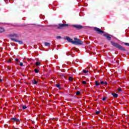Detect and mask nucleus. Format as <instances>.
I'll return each instance as SVG.
<instances>
[{
    "mask_svg": "<svg viewBox=\"0 0 129 129\" xmlns=\"http://www.w3.org/2000/svg\"><path fill=\"white\" fill-rule=\"evenodd\" d=\"M111 44L112 45H113V47H115V48H117V49H118L119 50H120L121 51H126V49L124 48V47H122V46L118 44L117 43H115L113 41H111Z\"/></svg>",
    "mask_w": 129,
    "mask_h": 129,
    "instance_id": "1",
    "label": "nucleus"
},
{
    "mask_svg": "<svg viewBox=\"0 0 129 129\" xmlns=\"http://www.w3.org/2000/svg\"><path fill=\"white\" fill-rule=\"evenodd\" d=\"M74 40L73 45H83V42L80 39L75 37Z\"/></svg>",
    "mask_w": 129,
    "mask_h": 129,
    "instance_id": "2",
    "label": "nucleus"
},
{
    "mask_svg": "<svg viewBox=\"0 0 129 129\" xmlns=\"http://www.w3.org/2000/svg\"><path fill=\"white\" fill-rule=\"evenodd\" d=\"M19 36L17 34H12L10 35V38L12 41H14V42H18V40L16 38H18Z\"/></svg>",
    "mask_w": 129,
    "mask_h": 129,
    "instance_id": "3",
    "label": "nucleus"
},
{
    "mask_svg": "<svg viewBox=\"0 0 129 129\" xmlns=\"http://www.w3.org/2000/svg\"><path fill=\"white\" fill-rule=\"evenodd\" d=\"M69 24H59L58 26H57V29L61 30L64 28V27H69Z\"/></svg>",
    "mask_w": 129,
    "mask_h": 129,
    "instance_id": "4",
    "label": "nucleus"
},
{
    "mask_svg": "<svg viewBox=\"0 0 129 129\" xmlns=\"http://www.w3.org/2000/svg\"><path fill=\"white\" fill-rule=\"evenodd\" d=\"M94 30L97 32V34H104V31L101 30V29L97 27H95Z\"/></svg>",
    "mask_w": 129,
    "mask_h": 129,
    "instance_id": "5",
    "label": "nucleus"
},
{
    "mask_svg": "<svg viewBox=\"0 0 129 129\" xmlns=\"http://www.w3.org/2000/svg\"><path fill=\"white\" fill-rule=\"evenodd\" d=\"M73 27L77 29V30H82L84 28V26L80 25H73Z\"/></svg>",
    "mask_w": 129,
    "mask_h": 129,
    "instance_id": "6",
    "label": "nucleus"
},
{
    "mask_svg": "<svg viewBox=\"0 0 129 129\" xmlns=\"http://www.w3.org/2000/svg\"><path fill=\"white\" fill-rule=\"evenodd\" d=\"M104 37H105L107 39H108V41H110L111 40V37L109 36V34H103Z\"/></svg>",
    "mask_w": 129,
    "mask_h": 129,
    "instance_id": "7",
    "label": "nucleus"
},
{
    "mask_svg": "<svg viewBox=\"0 0 129 129\" xmlns=\"http://www.w3.org/2000/svg\"><path fill=\"white\" fill-rule=\"evenodd\" d=\"M66 39L67 40L68 42H69V43H72L73 44L74 40H73V39L70 38L69 37H67Z\"/></svg>",
    "mask_w": 129,
    "mask_h": 129,
    "instance_id": "8",
    "label": "nucleus"
},
{
    "mask_svg": "<svg viewBox=\"0 0 129 129\" xmlns=\"http://www.w3.org/2000/svg\"><path fill=\"white\" fill-rule=\"evenodd\" d=\"M11 119L14 121H16L17 122H19V121H20V119H18L16 117H13L11 118Z\"/></svg>",
    "mask_w": 129,
    "mask_h": 129,
    "instance_id": "9",
    "label": "nucleus"
},
{
    "mask_svg": "<svg viewBox=\"0 0 129 129\" xmlns=\"http://www.w3.org/2000/svg\"><path fill=\"white\" fill-rule=\"evenodd\" d=\"M112 95H113V97L116 98L118 97V95L115 93H111Z\"/></svg>",
    "mask_w": 129,
    "mask_h": 129,
    "instance_id": "10",
    "label": "nucleus"
},
{
    "mask_svg": "<svg viewBox=\"0 0 129 129\" xmlns=\"http://www.w3.org/2000/svg\"><path fill=\"white\" fill-rule=\"evenodd\" d=\"M5 31V29L4 28L0 27V33H4Z\"/></svg>",
    "mask_w": 129,
    "mask_h": 129,
    "instance_id": "11",
    "label": "nucleus"
},
{
    "mask_svg": "<svg viewBox=\"0 0 129 129\" xmlns=\"http://www.w3.org/2000/svg\"><path fill=\"white\" fill-rule=\"evenodd\" d=\"M17 42L19 43L20 45H24V42L21 40H17Z\"/></svg>",
    "mask_w": 129,
    "mask_h": 129,
    "instance_id": "12",
    "label": "nucleus"
},
{
    "mask_svg": "<svg viewBox=\"0 0 129 129\" xmlns=\"http://www.w3.org/2000/svg\"><path fill=\"white\" fill-rule=\"evenodd\" d=\"M44 45L46 46H50V43L45 42H44Z\"/></svg>",
    "mask_w": 129,
    "mask_h": 129,
    "instance_id": "13",
    "label": "nucleus"
},
{
    "mask_svg": "<svg viewBox=\"0 0 129 129\" xmlns=\"http://www.w3.org/2000/svg\"><path fill=\"white\" fill-rule=\"evenodd\" d=\"M35 65L36 66H41V62H36L35 63Z\"/></svg>",
    "mask_w": 129,
    "mask_h": 129,
    "instance_id": "14",
    "label": "nucleus"
},
{
    "mask_svg": "<svg viewBox=\"0 0 129 129\" xmlns=\"http://www.w3.org/2000/svg\"><path fill=\"white\" fill-rule=\"evenodd\" d=\"M95 83L96 84V86H98V85H100V83H99V82H98L97 81H96Z\"/></svg>",
    "mask_w": 129,
    "mask_h": 129,
    "instance_id": "15",
    "label": "nucleus"
},
{
    "mask_svg": "<svg viewBox=\"0 0 129 129\" xmlns=\"http://www.w3.org/2000/svg\"><path fill=\"white\" fill-rule=\"evenodd\" d=\"M32 84H38V82L36 80H33L32 81Z\"/></svg>",
    "mask_w": 129,
    "mask_h": 129,
    "instance_id": "16",
    "label": "nucleus"
},
{
    "mask_svg": "<svg viewBox=\"0 0 129 129\" xmlns=\"http://www.w3.org/2000/svg\"><path fill=\"white\" fill-rule=\"evenodd\" d=\"M34 72L36 74L39 73V70L35 69H34Z\"/></svg>",
    "mask_w": 129,
    "mask_h": 129,
    "instance_id": "17",
    "label": "nucleus"
},
{
    "mask_svg": "<svg viewBox=\"0 0 129 129\" xmlns=\"http://www.w3.org/2000/svg\"><path fill=\"white\" fill-rule=\"evenodd\" d=\"M69 81H72V80H73V78L72 77H69Z\"/></svg>",
    "mask_w": 129,
    "mask_h": 129,
    "instance_id": "18",
    "label": "nucleus"
},
{
    "mask_svg": "<svg viewBox=\"0 0 129 129\" xmlns=\"http://www.w3.org/2000/svg\"><path fill=\"white\" fill-rule=\"evenodd\" d=\"M55 86L57 88H59V89H61L60 88V84H56Z\"/></svg>",
    "mask_w": 129,
    "mask_h": 129,
    "instance_id": "19",
    "label": "nucleus"
},
{
    "mask_svg": "<svg viewBox=\"0 0 129 129\" xmlns=\"http://www.w3.org/2000/svg\"><path fill=\"white\" fill-rule=\"evenodd\" d=\"M83 73H85V74H86V73H88V70H83Z\"/></svg>",
    "mask_w": 129,
    "mask_h": 129,
    "instance_id": "20",
    "label": "nucleus"
},
{
    "mask_svg": "<svg viewBox=\"0 0 129 129\" xmlns=\"http://www.w3.org/2000/svg\"><path fill=\"white\" fill-rule=\"evenodd\" d=\"M106 98H107V97H103L102 99L103 101H104V100H105V99H106Z\"/></svg>",
    "mask_w": 129,
    "mask_h": 129,
    "instance_id": "21",
    "label": "nucleus"
},
{
    "mask_svg": "<svg viewBox=\"0 0 129 129\" xmlns=\"http://www.w3.org/2000/svg\"><path fill=\"white\" fill-rule=\"evenodd\" d=\"M82 83H83V84L84 85H85V84H86L87 83L86 82V81H83L82 82Z\"/></svg>",
    "mask_w": 129,
    "mask_h": 129,
    "instance_id": "22",
    "label": "nucleus"
},
{
    "mask_svg": "<svg viewBox=\"0 0 129 129\" xmlns=\"http://www.w3.org/2000/svg\"><path fill=\"white\" fill-rule=\"evenodd\" d=\"M27 108V107L26 105L22 106L23 109H26V108Z\"/></svg>",
    "mask_w": 129,
    "mask_h": 129,
    "instance_id": "23",
    "label": "nucleus"
},
{
    "mask_svg": "<svg viewBox=\"0 0 129 129\" xmlns=\"http://www.w3.org/2000/svg\"><path fill=\"white\" fill-rule=\"evenodd\" d=\"M77 95H80V91H77L76 93Z\"/></svg>",
    "mask_w": 129,
    "mask_h": 129,
    "instance_id": "24",
    "label": "nucleus"
},
{
    "mask_svg": "<svg viewBox=\"0 0 129 129\" xmlns=\"http://www.w3.org/2000/svg\"><path fill=\"white\" fill-rule=\"evenodd\" d=\"M99 113H100V111H96V114H99Z\"/></svg>",
    "mask_w": 129,
    "mask_h": 129,
    "instance_id": "25",
    "label": "nucleus"
},
{
    "mask_svg": "<svg viewBox=\"0 0 129 129\" xmlns=\"http://www.w3.org/2000/svg\"><path fill=\"white\" fill-rule=\"evenodd\" d=\"M124 44L125 46H129V43H124Z\"/></svg>",
    "mask_w": 129,
    "mask_h": 129,
    "instance_id": "26",
    "label": "nucleus"
},
{
    "mask_svg": "<svg viewBox=\"0 0 129 129\" xmlns=\"http://www.w3.org/2000/svg\"><path fill=\"white\" fill-rule=\"evenodd\" d=\"M56 39H61V36H56Z\"/></svg>",
    "mask_w": 129,
    "mask_h": 129,
    "instance_id": "27",
    "label": "nucleus"
},
{
    "mask_svg": "<svg viewBox=\"0 0 129 129\" xmlns=\"http://www.w3.org/2000/svg\"><path fill=\"white\" fill-rule=\"evenodd\" d=\"M20 66H24V63H23V62H20Z\"/></svg>",
    "mask_w": 129,
    "mask_h": 129,
    "instance_id": "28",
    "label": "nucleus"
},
{
    "mask_svg": "<svg viewBox=\"0 0 129 129\" xmlns=\"http://www.w3.org/2000/svg\"><path fill=\"white\" fill-rule=\"evenodd\" d=\"M118 91H119V92H121V88H119L118 89Z\"/></svg>",
    "mask_w": 129,
    "mask_h": 129,
    "instance_id": "29",
    "label": "nucleus"
},
{
    "mask_svg": "<svg viewBox=\"0 0 129 129\" xmlns=\"http://www.w3.org/2000/svg\"><path fill=\"white\" fill-rule=\"evenodd\" d=\"M13 60V58H10L9 59V62H11Z\"/></svg>",
    "mask_w": 129,
    "mask_h": 129,
    "instance_id": "30",
    "label": "nucleus"
},
{
    "mask_svg": "<svg viewBox=\"0 0 129 129\" xmlns=\"http://www.w3.org/2000/svg\"><path fill=\"white\" fill-rule=\"evenodd\" d=\"M15 61H16V62H18V61H19V58H16V59H15Z\"/></svg>",
    "mask_w": 129,
    "mask_h": 129,
    "instance_id": "31",
    "label": "nucleus"
},
{
    "mask_svg": "<svg viewBox=\"0 0 129 129\" xmlns=\"http://www.w3.org/2000/svg\"><path fill=\"white\" fill-rule=\"evenodd\" d=\"M101 84H102V85L104 84V82H103V81L101 82Z\"/></svg>",
    "mask_w": 129,
    "mask_h": 129,
    "instance_id": "32",
    "label": "nucleus"
},
{
    "mask_svg": "<svg viewBox=\"0 0 129 129\" xmlns=\"http://www.w3.org/2000/svg\"><path fill=\"white\" fill-rule=\"evenodd\" d=\"M104 84H105V85H106L107 84V82H104Z\"/></svg>",
    "mask_w": 129,
    "mask_h": 129,
    "instance_id": "33",
    "label": "nucleus"
},
{
    "mask_svg": "<svg viewBox=\"0 0 129 129\" xmlns=\"http://www.w3.org/2000/svg\"><path fill=\"white\" fill-rule=\"evenodd\" d=\"M72 49L73 50H76V48H75H75H72Z\"/></svg>",
    "mask_w": 129,
    "mask_h": 129,
    "instance_id": "34",
    "label": "nucleus"
},
{
    "mask_svg": "<svg viewBox=\"0 0 129 129\" xmlns=\"http://www.w3.org/2000/svg\"><path fill=\"white\" fill-rule=\"evenodd\" d=\"M3 81V79H0V82H2Z\"/></svg>",
    "mask_w": 129,
    "mask_h": 129,
    "instance_id": "35",
    "label": "nucleus"
},
{
    "mask_svg": "<svg viewBox=\"0 0 129 129\" xmlns=\"http://www.w3.org/2000/svg\"><path fill=\"white\" fill-rule=\"evenodd\" d=\"M128 55H129V53H128Z\"/></svg>",
    "mask_w": 129,
    "mask_h": 129,
    "instance_id": "36",
    "label": "nucleus"
},
{
    "mask_svg": "<svg viewBox=\"0 0 129 129\" xmlns=\"http://www.w3.org/2000/svg\"><path fill=\"white\" fill-rule=\"evenodd\" d=\"M14 128H15V127H14Z\"/></svg>",
    "mask_w": 129,
    "mask_h": 129,
    "instance_id": "37",
    "label": "nucleus"
}]
</instances>
